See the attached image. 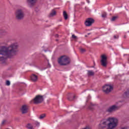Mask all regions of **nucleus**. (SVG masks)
<instances>
[{
	"label": "nucleus",
	"mask_w": 129,
	"mask_h": 129,
	"mask_svg": "<svg viewBox=\"0 0 129 129\" xmlns=\"http://www.w3.org/2000/svg\"><path fill=\"white\" fill-rule=\"evenodd\" d=\"M31 80L33 81V82H36V81H38V76L35 75V74H32L31 77Z\"/></svg>",
	"instance_id": "obj_12"
},
{
	"label": "nucleus",
	"mask_w": 129,
	"mask_h": 129,
	"mask_svg": "<svg viewBox=\"0 0 129 129\" xmlns=\"http://www.w3.org/2000/svg\"><path fill=\"white\" fill-rule=\"evenodd\" d=\"M58 63L61 66H66L70 64V58L67 55H62L58 59Z\"/></svg>",
	"instance_id": "obj_3"
},
{
	"label": "nucleus",
	"mask_w": 129,
	"mask_h": 129,
	"mask_svg": "<svg viewBox=\"0 0 129 129\" xmlns=\"http://www.w3.org/2000/svg\"><path fill=\"white\" fill-rule=\"evenodd\" d=\"M115 19H116V17H113L112 19H111V21H115Z\"/></svg>",
	"instance_id": "obj_25"
},
{
	"label": "nucleus",
	"mask_w": 129,
	"mask_h": 129,
	"mask_svg": "<svg viewBox=\"0 0 129 129\" xmlns=\"http://www.w3.org/2000/svg\"><path fill=\"white\" fill-rule=\"evenodd\" d=\"M102 90L105 93H109V92H111L112 90H113V87L111 85L106 84L103 87Z\"/></svg>",
	"instance_id": "obj_6"
},
{
	"label": "nucleus",
	"mask_w": 129,
	"mask_h": 129,
	"mask_svg": "<svg viewBox=\"0 0 129 129\" xmlns=\"http://www.w3.org/2000/svg\"><path fill=\"white\" fill-rule=\"evenodd\" d=\"M5 33H6V31L5 30H0V35L1 36H3V35H4Z\"/></svg>",
	"instance_id": "obj_18"
},
{
	"label": "nucleus",
	"mask_w": 129,
	"mask_h": 129,
	"mask_svg": "<svg viewBox=\"0 0 129 129\" xmlns=\"http://www.w3.org/2000/svg\"><path fill=\"white\" fill-rule=\"evenodd\" d=\"M89 108H91L90 107H89Z\"/></svg>",
	"instance_id": "obj_30"
},
{
	"label": "nucleus",
	"mask_w": 129,
	"mask_h": 129,
	"mask_svg": "<svg viewBox=\"0 0 129 129\" xmlns=\"http://www.w3.org/2000/svg\"><path fill=\"white\" fill-rule=\"evenodd\" d=\"M19 49L18 42L12 43L8 46H2L0 49V63H5L6 60L9 58L12 59L17 55Z\"/></svg>",
	"instance_id": "obj_1"
},
{
	"label": "nucleus",
	"mask_w": 129,
	"mask_h": 129,
	"mask_svg": "<svg viewBox=\"0 0 129 129\" xmlns=\"http://www.w3.org/2000/svg\"><path fill=\"white\" fill-rule=\"evenodd\" d=\"M88 35H90V33H88Z\"/></svg>",
	"instance_id": "obj_29"
},
{
	"label": "nucleus",
	"mask_w": 129,
	"mask_h": 129,
	"mask_svg": "<svg viewBox=\"0 0 129 129\" xmlns=\"http://www.w3.org/2000/svg\"><path fill=\"white\" fill-rule=\"evenodd\" d=\"M93 23H94V20L92 18H89L86 20L85 25L86 27H90Z\"/></svg>",
	"instance_id": "obj_9"
},
{
	"label": "nucleus",
	"mask_w": 129,
	"mask_h": 129,
	"mask_svg": "<svg viewBox=\"0 0 129 129\" xmlns=\"http://www.w3.org/2000/svg\"><path fill=\"white\" fill-rule=\"evenodd\" d=\"M124 96H126L127 97H129V89L127 90L124 93Z\"/></svg>",
	"instance_id": "obj_15"
},
{
	"label": "nucleus",
	"mask_w": 129,
	"mask_h": 129,
	"mask_svg": "<svg viewBox=\"0 0 129 129\" xmlns=\"http://www.w3.org/2000/svg\"><path fill=\"white\" fill-rule=\"evenodd\" d=\"M91 106H93V104H92V103H91Z\"/></svg>",
	"instance_id": "obj_27"
},
{
	"label": "nucleus",
	"mask_w": 129,
	"mask_h": 129,
	"mask_svg": "<svg viewBox=\"0 0 129 129\" xmlns=\"http://www.w3.org/2000/svg\"><path fill=\"white\" fill-rule=\"evenodd\" d=\"M15 16L16 20H23L25 18V14L23 9H17L15 13Z\"/></svg>",
	"instance_id": "obj_4"
},
{
	"label": "nucleus",
	"mask_w": 129,
	"mask_h": 129,
	"mask_svg": "<svg viewBox=\"0 0 129 129\" xmlns=\"http://www.w3.org/2000/svg\"><path fill=\"white\" fill-rule=\"evenodd\" d=\"M118 125V118L110 117L102 120L98 125V129H114Z\"/></svg>",
	"instance_id": "obj_2"
},
{
	"label": "nucleus",
	"mask_w": 129,
	"mask_h": 129,
	"mask_svg": "<svg viewBox=\"0 0 129 129\" xmlns=\"http://www.w3.org/2000/svg\"><path fill=\"white\" fill-rule=\"evenodd\" d=\"M45 117H46V114H42L40 116L39 118L40 119H43V118H44Z\"/></svg>",
	"instance_id": "obj_16"
},
{
	"label": "nucleus",
	"mask_w": 129,
	"mask_h": 129,
	"mask_svg": "<svg viewBox=\"0 0 129 129\" xmlns=\"http://www.w3.org/2000/svg\"><path fill=\"white\" fill-rule=\"evenodd\" d=\"M81 52L82 53H84V52H85V49L84 48H81Z\"/></svg>",
	"instance_id": "obj_23"
},
{
	"label": "nucleus",
	"mask_w": 129,
	"mask_h": 129,
	"mask_svg": "<svg viewBox=\"0 0 129 129\" xmlns=\"http://www.w3.org/2000/svg\"><path fill=\"white\" fill-rule=\"evenodd\" d=\"M36 125H37V126L40 125V123L39 122H36Z\"/></svg>",
	"instance_id": "obj_26"
},
{
	"label": "nucleus",
	"mask_w": 129,
	"mask_h": 129,
	"mask_svg": "<svg viewBox=\"0 0 129 129\" xmlns=\"http://www.w3.org/2000/svg\"><path fill=\"white\" fill-rule=\"evenodd\" d=\"M27 127L29 129H33V126H32V124L28 123L27 125Z\"/></svg>",
	"instance_id": "obj_17"
},
{
	"label": "nucleus",
	"mask_w": 129,
	"mask_h": 129,
	"mask_svg": "<svg viewBox=\"0 0 129 129\" xmlns=\"http://www.w3.org/2000/svg\"><path fill=\"white\" fill-rule=\"evenodd\" d=\"M56 12L54 10H52L49 14V17H55L56 15Z\"/></svg>",
	"instance_id": "obj_13"
},
{
	"label": "nucleus",
	"mask_w": 129,
	"mask_h": 129,
	"mask_svg": "<svg viewBox=\"0 0 129 129\" xmlns=\"http://www.w3.org/2000/svg\"><path fill=\"white\" fill-rule=\"evenodd\" d=\"M6 85H7V86H10V85H11V82L10 81H6Z\"/></svg>",
	"instance_id": "obj_22"
},
{
	"label": "nucleus",
	"mask_w": 129,
	"mask_h": 129,
	"mask_svg": "<svg viewBox=\"0 0 129 129\" xmlns=\"http://www.w3.org/2000/svg\"><path fill=\"white\" fill-rule=\"evenodd\" d=\"M28 109L29 107H28V105H23L21 108V110L22 113H27Z\"/></svg>",
	"instance_id": "obj_11"
},
{
	"label": "nucleus",
	"mask_w": 129,
	"mask_h": 129,
	"mask_svg": "<svg viewBox=\"0 0 129 129\" xmlns=\"http://www.w3.org/2000/svg\"><path fill=\"white\" fill-rule=\"evenodd\" d=\"M114 38H116V37L115 36H114Z\"/></svg>",
	"instance_id": "obj_28"
},
{
	"label": "nucleus",
	"mask_w": 129,
	"mask_h": 129,
	"mask_svg": "<svg viewBox=\"0 0 129 129\" xmlns=\"http://www.w3.org/2000/svg\"><path fill=\"white\" fill-rule=\"evenodd\" d=\"M38 2V0H26V4L29 7H33L36 5V3Z\"/></svg>",
	"instance_id": "obj_10"
},
{
	"label": "nucleus",
	"mask_w": 129,
	"mask_h": 129,
	"mask_svg": "<svg viewBox=\"0 0 129 129\" xmlns=\"http://www.w3.org/2000/svg\"><path fill=\"white\" fill-rule=\"evenodd\" d=\"M107 59V57L105 54H103L101 55V63L102 66H104V67L106 66Z\"/></svg>",
	"instance_id": "obj_8"
},
{
	"label": "nucleus",
	"mask_w": 129,
	"mask_h": 129,
	"mask_svg": "<svg viewBox=\"0 0 129 129\" xmlns=\"http://www.w3.org/2000/svg\"><path fill=\"white\" fill-rule=\"evenodd\" d=\"M63 16L65 20H67V19H68V15H67V13L65 11H64L63 13Z\"/></svg>",
	"instance_id": "obj_14"
},
{
	"label": "nucleus",
	"mask_w": 129,
	"mask_h": 129,
	"mask_svg": "<svg viewBox=\"0 0 129 129\" xmlns=\"http://www.w3.org/2000/svg\"><path fill=\"white\" fill-rule=\"evenodd\" d=\"M6 122L7 121L6 120H3L1 123V125H4V124H6Z\"/></svg>",
	"instance_id": "obj_21"
},
{
	"label": "nucleus",
	"mask_w": 129,
	"mask_h": 129,
	"mask_svg": "<svg viewBox=\"0 0 129 129\" xmlns=\"http://www.w3.org/2000/svg\"><path fill=\"white\" fill-rule=\"evenodd\" d=\"M88 74V75L92 76V75H93V74H94V73L92 71H89Z\"/></svg>",
	"instance_id": "obj_19"
},
{
	"label": "nucleus",
	"mask_w": 129,
	"mask_h": 129,
	"mask_svg": "<svg viewBox=\"0 0 129 129\" xmlns=\"http://www.w3.org/2000/svg\"><path fill=\"white\" fill-rule=\"evenodd\" d=\"M44 101V97L41 95H36L34 98L32 100L33 103L37 104L38 103H41Z\"/></svg>",
	"instance_id": "obj_5"
},
{
	"label": "nucleus",
	"mask_w": 129,
	"mask_h": 129,
	"mask_svg": "<svg viewBox=\"0 0 129 129\" xmlns=\"http://www.w3.org/2000/svg\"><path fill=\"white\" fill-rule=\"evenodd\" d=\"M118 109V106L117 105H113L109 106L106 110L107 112H109L111 113L112 112H114V111H116Z\"/></svg>",
	"instance_id": "obj_7"
},
{
	"label": "nucleus",
	"mask_w": 129,
	"mask_h": 129,
	"mask_svg": "<svg viewBox=\"0 0 129 129\" xmlns=\"http://www.w3.org/2000/svg\"><path fill=\"white\" fill-rule=\"evenodd\" d=\"M73 39H77V37L74 35H72Z\"/></svg>",
	"instance_id": "obj_24"
},
{
	"label": "nucleus",
	"mask_w": 129,
	"mask_h": 129,
	"mask_svg": "<svg viewBox=\"0 0 129 129\" xmlns=\"http://www.w3.org/2000/svg\"><path fill=\"white\" fill-rule=\"evenodd\" d=\"M106 16H107V14H106V13L105 12H104L102 14V18H106Z\"/></svg>",
	"instance_id": "obj_20"
}]
</instances>
